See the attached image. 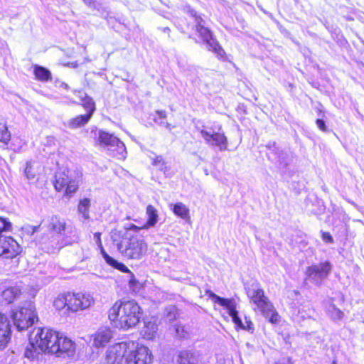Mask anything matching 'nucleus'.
Returning <instances> with one entry per match:
<instances>
[{
	"label": "nucleus",
	"mask_w": 364,
	"mask_h": 364,
	"mask_svg": "<svg viewBox=\"0 0 364 364\" xmlns=\"http://www.w3.org/2000/svg\"><path fill=\"white\" fill-rule=\"evenodd\" d=\"M11 224L6 219L0 218V236H3L1 234L4 231H8L11 229Z\"/></svg>",
	"instance_id": "36"
},
{
	"label": "nucleus",
	"mask_w": 364,
	"mask_h": 364,
	"mask_svg": "<svg viewBox=\"0 0 364 364\" xmlns=\"http://www.w3.org/2000/svg\"><path fill=\"white\" fill-rule=\"evenodd\" d=\"M206 294L214 301L215 303H217L227 309L228 313L231 316L235 324H241V318L238 316L237 304L235 299L220 297L210 290L207 291Z\"/></svg>",
	"instance_id": "11"
},
{
	"label": "nucleus",
	"mask_w": 364,
	"mask_h": 364,
	"mask_svg": "<svg viewBox=\"0 0 364 364\" xmlns=\"http://www.w3.org/2000/svg\"><path fill=\"white\" fill-rule=\"evenodd\" d=\"M186 12L193 18L196 23V31L201 30L202 28L208 26L206 21L201 15H198L194 9L187 7Z\"/></svg>",
	"instance_id": "25"
},
{
	"label": "nucleus",
	"mask_w": 364,
	"mask_h": 364,
	"mask_svg": "<svg viewBox=\"0 0 364 364\" xmlns=\"http://www.w3.org/2000/svg\"><path fill=\"white\" fill-rule=\"evenodd\" d=\"M100 236H101L100 232H95L94 234V239L95 240L96 244L97 245V246L99 247H102V245Z\"/></svg>",
	"instance_id": "44"
},
{
	"label": "nucleus",
	"mask_w": 364,
	"mask_h": 364,
	"mask_svg": "<svg viewBox=\"0 0 364 364\" xmlns=\"http://www.w3.org/2000/svg\"><path fill=\"white\" fill-rule=\"evenodd\" d=\"M168 317L169 318V320L172 319L171 312L168 314Z\"/></svg>",
	"instance_id": "54"
},
{
	"label": "nucleus",
	"mask_w": 364,
	"mask_h": 364,
	"mask_svg": "<svg viewBox=\"0 0 364 364\" xmlns=\"http://www.w3.org/2000/svg\"><path fill=\"white\" fill-rule=\"evenodd\" d=\"M332 364H336V360H333Z\"/></svg>",
	"instance_id": "55"
},
{
	"label": "nucleus",
	"mask_w": 364,
	"mask_h": 364,
	"mask_svg": "<svg viewBox=\"0 0 364 364\" xmlns=\"http://www.w3.org/2000/svg\"><path fill=\"white\" fill-rule=\"evenodd\" d=\"M94 304L93 297L89 294L68 293V310L76 312L85 310Z\"/></svg>",
	"instance_id": "9"
},
{
	"label": "nucleus",
	"mask_w": 364,
	"mask_h": 364,
	"mask_svg": "<svg viewBox=\"0 0 364 364\" xmlns=\"http://www.w3.org/2000/svg\"><path fill=\"white\" fill-rule=\"evenodd\" d=\"M11 339V331L9 321L4 319L0 323V350H3L7 346Z\"/></svg>",
	"instance_id": "19"
},
{
	"label": "nucleus",
	"mask_w": 364,
	"mask_h": 364,
	"mask_svg": "<svg viewBox=\"0 0 364 364\" xmlns=\"http://www.w3.org/2000/svg\"><path fill=\"white\" fill-rule=\"evenodd\" d=\"M200 133L208 145L211 146H216L221 151L228 149V138L224 133L208 132L205 129H201Z\"/></svg>",
	"instance_id": "12"
},
{
	"label": "nucleus",
	"mask_w": 364,
	"mask_h": 364,
	"mask_svg": "<svg viewBox=\"0 0 364 364\" xmlns=\"http://www.w3.org/2000/svg\"><path fill=\"white\" fill-rule=\"evenodd\" d=\"M332 265L328 261L321 262L318 264H314L309 267L306 269V274L307 279L315 284L320 285L323 279L331 273Z\"/></svg>",
	"instance_id": "8"
},
{
	"label": "nucleus",
	"mask_w": 364,
	"mask_h": 364,
	"mask_svg": "<svg viewBox=\"0 0 364 364\" xmlns=\"http://www.w3.org/2000/svg\"><path fill=\"white\" fill-rule=\"evenodd\" d=\"M158 331V325L154 318H146L144 321V325L142 328L144 337L146 339H152L156 335Z\"/></svg>",
	"instance_id": "18"
},
{
	"label": "nucleus",
	"mask_w": 364,
	"mask_h": 364,
	"mask_svg": "<svg viewBox=\"0 0 364 364\" xmlns=\"http://www.w3.org/2000/svg\"><path fill=\"white\" fill-rule=\"evenodd\" d=\"M85 4H86L89 6H92V0H82Z\"/></svg>",
	"instance_id": "49"
},
{
	"label": "nucleus",
	"mask_w": 364,
	"mask_h": 364,
	"mask_svg": "<svg viewBox=\"0 0 364 364\" xmlns=\"http://www.w3.org/2000/svg\"><path fill=\"white\" fill-rule=\"evenodd\" d=\"M181 330V331H183V326H181V325H176V331L177 332V333L178 335L179 334V331Z\"/></svg>",
	"instance_id": "47"
},
{
	"label": "nucleus",
	"mask_w": 364,
	"mask_h": 364,
	"mask_svg": "<svg viewBox=\"0 0 364 364\" xmlns=\"http://www.w3.org/2000/svg\"><path fill=\"white\" fill-rule=\"evenodd\" d=\"M199 36L202 38L203 43L206 45L208 50L215 53L221 59L225 58V52L220 46L218 41L213 37L212 32L208 26H205L201 30L196 31Z\"/></svg>",
	"instance_id": "10"
},
{
	"label": "nucleus",
	"mask_w": 364,
	"mask_h": 364,
	"mask_svg": "<svg viewBox=\"0 0 364 364\" xmlns=\"http://www.w3.org/2000/svg\"><path fill=\"white\" fill-rule=\"evenodd\" d=\"M267 147L269 150V154L275 156V159L280 165L284 167L288 166L291 159L289 154L284 150L279 149L276 146L275 142H269Z\"/></svg>",
	"instance_id": "15"
},
{
	"label": "nucleus",
	"mask_w": 364,
	"mask_h": 364,
	"mask_svg": "<svg viewBox=\"0 0 364 364\" xmlns=\"http://www.w3.org/2000/svg\"><path fill=\"white\" fill-rule=\"evenodd\" d=\"M90 200L89 198H83L80 200L78 204L77 210L80 214L82 215V218L85 220H88L90 218Z\"/></svg>",
	"instance_id": "28"
},
{
	"label": "nucleus",
	"mask_w": 364,
	"mask_h": 364,
	"mask_svg": "<svg viewBox=\"0 0 364 364\" xmlns=\"http://www.w3.org/2000/svg\"><path fill=\"white\" fill-rule=\"evenodd\" d=\"M130 274H131L132 278L129 280V284H130V285H132L133 284H134L136 282V279L134 277V274L131 272H130Z\"/></svg>",
	"instance_id": "48"
},
{
	"label": "nucleus",
	"mask_w": 364,
	"mask_h": 364,
	"mask_svg": "<svg viewBox=\"0 0 364 364\" xmlns=\"http://www.w3.org/2000/svg\"><path fill=\"white\" fill-rule=\"evenodd\" d=\"M58 346L59 349L58 353H53V354H55L59 357L67 356L71 358L74 356L76 350L75 343L70 338L63 336L61 333L57 343V347Z\"/></svg>",
	"instance_id": "14"
},
{
	"label": "nucleus",
	"mask_w": 364,
	"mask_h": 364,
	"mask_svg": "<svg viewBox=\"0 0 364 364\" xmlns=\"http://www.w3.org/2000/svg\"><path fill=\"white\" fill-rule=\"evenodd\" d=\"M55 85L57 87H58L60 88H63L67 90L70 89L68 85L64 82L57 81L55 82Z\"/></svg>",
	"instance_id": "45"
},
{
	"label": "nucleus",
	"mask_w": 364,
	"mask_h": 364,
	"mask_svg": "<svg viewBox=\"0 0 364 364\" xmlns=\"http://www.w3.org/2000/svg\"><path fill=\"white\" fill-rule=\"evenodd\" d=\"M34 75L37 80L42 82H47L51 80V73L49 70L40 65L35 66Z\"/></svg>",
	"instance_id": "26"
},
{
	"label": "nucleus",
	"mask_w": 364,
	"mask_h": 364,
	"mask_svg": "<svg viewBox=\"0 0 364 364\" xmlns=\"http://www.w3.org/2000/svg\"><path fill=\"white\" fill-rule=\"evenodd\" d=\"M322 239L326 243L331 244L333 242V239L332 236L331 235V234L329 232H322Z\"/></svg>",
	"instance_id": "42"
},
{
	"label": "nucleus",
	"mask_w": 364,
	"mask_h": 364,
	"mask_svg": "<svg viewBox=\"0 0 364 364\" xmlns=\"http://www.w3.org/2000/svg\"><path fill=\"white\" fill-rule=\"evenodd\" d=\"M12 318L14 325L19 331L32 326L36 319H38L35 312V306L31 301L24 303L19 309L14 311Z\"/></svg>",
	"instance_id": "5"
},
{
	"label": "nucleus",
	"mask_w": 364,
	"mask_h": 364,
	"mask_svg": "<svg viewBox=\"0 0 364 364\" xmlns=\"http://www.w3.org/2000/svg\"><path fill=\"white\" fill-rule=\"evenodd\" d=\"M7 318L2 315L1 314H0V323H1L3 322V321H4V319H6Z\"/></svg>",
	"instance_id": "52"
},
{
	"label": "nucleus",
	"mask_w": 364,
	"mask_h": 364,
	"mask_svg": "<svg viewBox=\"0 0 364 364\" xmlns=\"http://www.w3.org/2000/svg\"><path fill=\"white\" fill-rule=\"evenodd\" d=\"M170 209L173 213L178 217L182 219L189 218V209L188 208L181 202L176 203V204H170Z\"/></svg>",
	"instance_id": "20"
},
{
	"label": "nucleus",
	"mask_w": 364,
	"mask_h": 364,
	"mask_svg": "<svg viewBox=\"0 0 364 364\" xmlns=\"http://www.w3.org/2000/svg\"><path fill=\"white\" fill-rule=\"evenodd\" d=\"M160 124H161V125H164L166 128L170 129V126H171V124H168V122H160Z\"/></svg>",
	"instance_id": "50"
},
{
	"label": "nucleus",
	"mask_w": 364,
	"mask_h": 364,
	"mask_svg": "<svg viewBox=\"0 0 364 364\" xmlns=\"http://www.w3.org/2000/svg\"><path fill=\"white\" fill-rule=\"evenodd\" d=\"M178 364H196L193 358L188 357L179 356L177 360Z\"/></svg>",
	"instance_id": "39"
},
{
	"label": "nucleus",
	"mask_w": 364,
	"mask_h": 364,
	"mask_svg": "<svg viewBox=\"0 0 364 364\" xmlns=\"http://www.w3.org/2000/svg\"><path fill=\"white\" fill-rule=\"evenodd\" d=\"M327 312L333 321H340L343 318L344 313L338 309L333 304L328 306Z\"/></svg>",
	"instance_id": "30"
},
{
	"label": "nucleus",
	"mask_w": 364,
	"mask_h": 364,
	"mask_svg": "<svg viewBox=\"0 0 364 364\" xmlns=\"http://www.w3.org/2000/svg\"><path fill=\"white\" fill-rule=\"evenodd\" d=\"M68 173L69 171H68V173L62 172L56 174L55 181L54 183V186L56 191H62L70 182L72 177Z\"/></svg>",
	"instance_id": "22"
},
{
	"label": "nucleus",
	"mask_w": 364,
	"mask_h": 364,
	"mask_svg": "<svg viewBox=\"0 0 364 364\" xmlns=\"http://www.w3.org/2000/svg\"><path fill=\"white\" fill-rule=\"evenodd\" d=\"M131 236H129L127 230H114L111 232V240L114 245H115L118 251L121 253L122 249H124L125 244Z\"/></svg>",
	"instance_id": "16"
},
{
	"label": "nucleus",
	"mask_w": 364,
	"mask_h": 364,
	"mask_svg": "<svg viewBox=\"0 0 364 364\" xmlns=\"http://www.w3.org/2000/svg\"><path fill=\"white\" fill-rule=\"evenodd\" d=\"M98 140L101 145L107 147L109 155L118 159H124L127 151L124 144L117 137L108 132L99 131Z\"/></svg>",
	"instance_id": "6"
},
{
	"label": "nucleus",
	"mask_w": 364,
	"mask_h": 364,
	"mask_svg": "<svg viewBox=\"0 0 364 364\" xmlns=\"http://www.w3.org/2000/svg\"><path fill=\"white\" fill-rule=\"evenodd\" d=\"M152 164L154 166H164L165 164V161L161 156H156L153 159Z\"/></svg>",
	"instance_id": "41"
},
{
	"label": "nucleus",
	"mask_w": 364,
	"mask_h": 364,
	"mask_svg": "<svg viewBox=\"0 0 364 364\" xmlns=\"http://www.w3.org/2000/svg\"><path fill=\"white\" fill-rule=\"evenodd\" d=\"M245 323H246V325H245L242 323V321H241V324H236V325L242 329H245V330H248V331H252L254 329L253 323H252V321L250 320H247V318H245Z\"/></svg>",
	"instance_id": "38"
},
{
	"label": "nucleus",
	"mask_w": 364,
	"mask_h": 364,
	"mask_svg": "<svg viewBox=\"0 0 364 364\" xmlns=\"http://www.w3.org/2000/svg\"><path fill=\"white\" fill-rule=\"evenodd\" d=\"M49 228L56 233L62 235L66 230V223L58 216H53L50 219Z\"/></svg>",
	"instance_id": "21"
},
{
	"label": "nucleus",
	"mask_w": 364,
	"mask_h": 364,
	"mask_svg": "<svg viewBox=\"0 0 364 364\" xmlns=\"http://www.w3.org/2000/svg\"><path fill=\"white\" fill-rule=\"evenodd\" d=\"M246 292L248 298L260 310L264 316L269 318V321L275 323L278 321V314L274 311V306L264 296L263 289H262L257 283H252L246 287Z\"/></svg>",
	"instance_id": "4"
},
{
	"label": "nucleus",
	"mask_w": 364,
	"mask_h": 364,
	"mask_svg": "<svg viewBox=\"0 0 364 364\" xmlns=\"http://www.w3.org/2000/svg\"><path fill=\"white\" fill-rule=\"evenodd\" d=\"M11 139V133L4 123L0 122V142L7 144Z\"/></svg>",
	"instance_id": "32"
},
{
	"label": "nucleus",
	"mask_w": 364,
	"mask_h": 364,
	"mask_svg": "<svg viewBox=\"0 0 364 364\" xmlns=\"http://www.w3.org/2000/svg\"><path fill=\"white\" fill-rule=\"evenodd\" d=\"M108 364H150L149 349L132 341H122L110 346L106 350Z\"/></svg>",
	"instance_id": "1"
},
{
	"label": "nucleus",
	"mask_w": 364,
	"mask_h": 364,
	"mask_svg": "<svg viewBox=\"0 0 364 364\" xmlns=\"http://www.w3.org/2000/svg\"><path fill=\"white\" fill-rule=\"evenodd\" d=\"M53 306L58 311L63 310L65 308H67V310H68V293L59 295L54 300Z\"/></svg>",
	"instance_id": "29"
},
{
	"label": "nucleus",
	"mask_w": 364,
	"mask_h": 364,
	"mask_svg": "<svg viewBox=\"0 0 364 364\" xmlns=\"http://www.w3.org/2000/svg\"><path fill=\"white\" fill-rule=\"evenodd\" d=\"M21 252V246L11 237L0 236V256L14 258Z\"/></svg>",
	"instance_id": "13"
},
{
	"label": "nucleus",
	"mask_w": 364,
	"mask_h": 364,
	"mask_svg": "<svg viewBox=\"0 0 364 364\" xmlns=\"http://www.w3.org/2000/svg\"><path fill=\"white\" fill-rule=\"evenodd\" d=\"M33 163L32 161L26 162V168L24 170V175L28 180H33L36 177V172L33 169Z\"/></svg>",
	"instance_id": "33"
},
{
	"label": "nucleus",
	"mask_w": 364,
	"mask_h": 364,
	"mask_svg": "<svg viewBox=\"0 0 364 364\" xmlns=\"http://www.w3.org/2000/svg\"><path fill=\"white\" fill-rule=\"evenodd\" d=\"M100 250H101V254L103 257V258L105 259V260L106 261V262L108 264H110L111 262H114V258H112V257H110L106 252L105 250H104L103 247L102 246V247H100Z\"/></svg>",
	"instance_id": "40"
},
{
	"label": "nucleus",
	"mask_w": 364,
	"mask_h": 364,
	"mask_svg": "<svg viewBox=\"0 0 364 364\" xmlns=\"http://www.w3.org/2000/svg\"><path fill=\"white\" fill-rule=\"evenodd\" d=\"M20 294L21 289L18 287H12L8 288L2 292L3 298L9 303H11Z\"/></svg>",
	"instance_id": "27"
},
{
	"label": "nucleus",
	"mask_w": 364,
	"mask_h": 364,
	"mask_svg": "<svg viewBox=\"0 0 364 364\" xmlns=\"http://www.w3.org/2000/svg\"><path fill=\"white\" fill-rule=\"evenodd\" d=\"M29 345L30 346H27L26 350H25V357L29 358V359H33L36 353H37V350H38V346L37 345H35L34 347H33L31 344V343L29 342Z\"/></svg>",
	"instance_id": "35"
},
{
	"label": "nucleus",
	"mask_w": 364,
	"mask_h": 364,
	"mask_svg": "<svg viewBox=\"0 0 364 364\" xmlns=\"http://www.w3.org/2000/svg\"><path fill=\"white\" fill-rule=\"evenodd\" d=\"M125 245L121 254L129 259H139L147 251L146 243L138 237L132 236Z\"/></svg>",
	"instance_id": "7"
},
{
	"label": "nucleus",
	"mask_w": 364,
	"mask_h": 364,
	"mask_svg": "<svg viewBox=\"0 0 364 364\" xmlns=\"http://www.w3.org/2000/svg\"><path fill=\"white\" fill-rule=\"evenodd\" d=\"M156 112L159 117L161 119H164L166 117V112L164 110H157Z\"/></svg>",
	"instance_id": "46"
},
{
	"label": "nucleus",
	"mask_w": 364,
	"mask_h": 364,
	"mask_svg": "<svg viewBox=\"0 0 364 364\" xmlns=\"http://www.w3.org/2000/svg\"><path fill=\"white\" fill-rule=\"evenodd\" d=\"M316 124L317 127L323 132H326L327 128L325 124V122L323 119H318L316 121Z\"/></svg>",
	"instance_id": "43"
},
{
	"label": "nucleus",
	"mask_w": 364,
	"mask_h": 364,
	"mask_svg": "<svg viewBox=\"0 0 364 364\" xmlns=\"http://www.w3.org/2000/svg\"><path fill=\"white\" fill-rule=\"evenodd\" d=\"M132 229H134V230H138V229H140L139 228L136 227V225H132V227H131Z\"/></svg>",
	"instance_id": "53"
},
{
	"label": "nucleus",
	"mask_w": 364,
	"mask_h": 364,
	"mask_svg": "<svg viewBox=\"0 0 364 364\" xmlns=\"http://www.w3.org/2000/svg\"><path fill=\"white\" fill-rule=\"evenodd\" d=\"M112 338V333L109 328H101L94 335L93 344L100 348L107 343Z\"/></svg>",
	"instance_id": "17"
},
{
	"label": "nucleus",
	"mask_w": 364,
	"mask_h": 364,
	"mask_svg": "<svg viewBox=\"0 0 364 364\" xmlns=\"http://www.w3.org/2000/svg\"><path fill=\"white\" fill-rule=\"evenodd\" d=\"M91 117L90 114L77 116L69 120L68 126L71 129H77L83 127L89 122Z\"/></svg>",
	"instance_id": "23"
},
{
	"label": "nucleus",
	"mask_w": 364,
	"mask_h": 364,
	"mask_svg": "<svg viewBox=\"0 0 364 364\" xmlns=\"http://www.w3.org/2000/svg\"><path fill=\"white\" fill-rule=\"evenodd\" d=\"M142 310L134 300L116 302L109 310V319L117 328L127 330L135 327L140 321Z\"/></svg>",
	"instance_id": "2"
},
{
	"label": "nucleus",
	"mask_w": 364,
	"mask_h": 364,
	"mask_svg": "<svg viewBox=\"0 0 364 364\" xmlns=\"http://www.w3.org/2000/svg\"><path fill=\"white\" fill-rule=\"evenodd\" d=\"M146 215L148 217L146 223L144 225V228H149L154 227L158 222V213L156 209L151 205L146 207Z\"/></svg>",
	"instance_id": "24"
},
{
	"label": "nucleus",
	"mask_w": 364,
	"mask_h": 364,
	"mask_svg": "<svg viewBox=\"0 0 364 364\" xmlns=\"http://www.w3.org/2000/svg\"><path fill=\"white\" fill-rule=\"evenodd\" d=\"M114 268L122 272H130L128 267L125 266L124 264L119 262L116 259H114V262H111L109 264Z\"/></svg>",
	"instance_id": "37"
},
{
	"label": "nucleus",
	"mask_w": 364,
	"mask_h": 364,
	"mask_svg": "<svg viewBox=\"0 0 364 364\" xmlns=\"http://www.w3.org/2000/svg\"><path fill=\"white\" fill-rule=\"evenodd\" d=\"M82 106L87 111L86 114H90L92 116L95 110V104L92 97L85 95V97L82 99Z\"/></svg>",
	"instance_id": "31"
},
{
	"label": "nucleus",
	"mask_w": 364,
	"mask_h": 364,
	"mask_svg": "<svg viewBox=\"0 0 364 364\" xmlns=\"http://www.w3.org/2000/svg\"><path fill=\"white\" fill-rule=\"evenodd\" d=\"M65 194L68 196H70L73 193H74L78 188V182L71 178L70 182L65 186Z\"/></svg>",
	"instance_id": "34"
},
{
	"label": "nucleus",
	"mask_w": 364,
	"mask_h": 364,
	"mask_svg": "<svg viewBox=\"0 0 364 364\" xmlns=\"http://www.w3.org/2000/svg\"><path fill=\"white\" fill-rule=\"evenodd\" d=\"M164 33H167L169 35L170 28L168 27H164L162 28Z\"/></svg>",
	"instance_id": "51"
},
{
	"label": "nucleus",
	"mask_w": 364,
	"mask_h": 364,
	"mask_svg": "<svg viewBox=\"0 0 364 364\" xmlns=\"http://www.w3.org/2000/svg\"><path fill=\"white\" fill-rule=\"evenodd\" d=\"M60 333L49 328H34L29 335V341L33 347L37 345L39 350L49 353H58L57 343Z\"/></svg>",
	"instance_id": "3"
}]
</instances>
